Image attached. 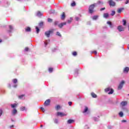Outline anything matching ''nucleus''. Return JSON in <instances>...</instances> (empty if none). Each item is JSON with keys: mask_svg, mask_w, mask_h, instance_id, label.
I'll return each instance as SVG.
<instances>
[{"mask_svg": "<svg viewBox=\"0 0 129 129\" xmlns=\"http://www.w3.org/2000/svg\"><path fill=\"white\" fill-rule=\"evenodd\" d=\"M96 6V3H95L90 6V7H89V12L90 14H92V13H93V10H94V8H95Z\"/></svg>", "mask_w": 129, "mask_h": 129, "instance_id": "f257e3e1", "label": "nucleus"}, {"mask_svg": "<svg viewBox=\"0 0 129 129\" xmlns=\"http://www.w3.org/2000/svg\"><path fill=\"white\" fill-rule=\"evenodd\" d=\"M53 32H54V30L51 29V30H50L49 31H46L44 34L47 38H49L50 37V35H51V34H52V33Z\"/></svg>", "mask_w": 129, "mask_h": 129, "instance_id": "f03ea898", "label": "nucleus"}, {"mask_svg": "<svg viewBox=\"0 0 129 129\" xmlns=\"http://www.w3.org/2000/svg\"><path fill=\"white\" fill-rule=\"evenodd\" d=\"M124 83H125L124 81H122L120 83V84L118 86V88H117L118 90H121V89H122V87H123V85H124Z\"/></svg>", "mask_w": 129, "mask_h": 129, "instance_id": "7ed1b4c3", "label": "nucleus"}, {"mask_svg": "<svg viewBox=\"0 0 129 129\" xmlns=\"http://www.w3.org/2000/svg\"><path fill=\"white\" fill-rule=\"evenodd\" d=\"M108 3L110 7H115V6L116 5L115 2H114V1H113V0H109Z\"/></svg>", "mask_w": 129, "mask_h": 129, "instance_id": "20e7f679", "label": "nucleus"}, {"mask_svg": "<svg viewBox=\"0 0 129 129\" xmlns=\"http://www.w3.org/2000/svg\"><path fill=\"white\" fill-rule=\"evenodd\" d=\"M108 91H110L108 93V94H112L113 93V89H111L110 88H107L105 89V92H108Z\"/></svg>", "mask_w": 129, "mask_h": 129, "instance_id": "39448f33", "label": "nucleus"}, {"mask_svg": "<svg viewBox=\"0 0 129 129\" xmlns=\"http://www.w3.org/2000/svg\"><path fill=\"white\" fill-rule=\"evenodd\" d=\"M117 30L119 31V32H122L123 31H124V27L121 25L118 26L117 27Z\"/></svg>", "mask_w": 129, "mask_h": 129, "instance_id": "423d86ee", "label": "nucleus"}, {"mask_svg": "<svg viewBox=\"0 0 129 129\" xmlns=\"http://www.w3.org/2000/svg\"><path fill=\"white\" fill-rule=\"evenodd\" d=\"M50 99H47L44 102V105H45V106H48V105H50Z\"/></svg>", "mask_w": 129, "mask_h": 129, "instance_id": "0eeeda50", "label": "nucleus"}, {"mask_svg": "<svg viewBox=\"0 0 129 129\" xmlns=\"http://www.w3.org/2000/svg\"><path fill=\"white\" fill-rule=\"evenodd\" d=\"M127 102L126 101H122L120 103V105L122 106V107H123V106H125V105H127Z\"/></svg>", "mask_w": 129, "mask_h": 129, "instance_id": "6e6552de", "label": "nucleus"}, {"mask_svg": "<svg viewBox=\"0 0 129 129\" xmlns=\"http://www.w3.org/2000/svg\"><path fill=\"white\" fill-rule=\"evenodd\" d=\"M66 115V114H64V113L61 112H57V116H64Z\"/></svg>", "mask_w": 129, "mask_h": 129, "instance_id": "1a4fd4ad", "label": "nucleus"}, {"mask_svg": "<svg viewBox=\"0 0 129 129\" xmlns=\"http://www.w3.org/2000/svg\"><path fill=\"white\" fill-rule=\"evenodd\" d=\"M36 16L37 17H39V18H40V17H42V16H43V14H42V13H41V12L38 11L36 13Z\"/></svg>", "mask_w": 129, "mask_h": 129, "instance_id": "9d476101", "label": "nucleus"}, {"mask_svg": "<svg viewBox=\"0 0 129 129\" xmlns=\"http://www.w3.org/2000/svg\"><path fill=\"white\" fill-rule=\"evenodd\" d=\"M65 18H66V16L65 15V13L63 12L62 14L61 15V20H65Z\"/></svg>", "mask_w": 129, "mask_h": 129, "instance_id": "9b49d317", "label": "nucleus"}, {"mask_svg": "<svg viewBox=\"0 0 129 129\" xmlns=\"http://www.w3.org/2000/svg\"><path fill=\"white\" fill-rule=\"evenodd\" d=\"M67 23L66 22H63V23H61L60 24H59L58 26L59 27V28H62L63 26H65L66 25Z\"/></svg>", "mask_w": 129, "mask_h": 129, "instance_id": "f8f14e48", "label": "nucleus"}, {"mask_svg": "<svg viewBox=\"0 0 129 129\" xmlns=\"http://www.w3.org/2000/svg\"><path fill=\"white\" fill-rule=\"evenodd\" d=\"M129 71V68L128 67H125L123 70V73H128Z\"/></svg>", "mask_w": 129, "mask_h": 129, "instance_id": "ddd939ff", "label": "nucleus"}, {"mask_svg": "<svg viewBox=\"0 0 129 129\" xmlns=\"http://www.w3.org/2000/svg\"><path fill=\"white\" fill-rule=\"evenodd\" d=\"M74 120L73 119H69L68 121H67V123L68 124H71V123H73V122H74Z\"/></svg>", "mask_w": 129, "mask_h": 129, "instance_id": "4468645a", "label": "nucleus"}, {"mask_svg": "<svg viewBox=\"0 0 129 129\" xmlns=\"http://www.w3.org/2000/svg\"><path fill=\"white\" fill-rule=\"evenodd\" d=\"M107 24L108 25H109L110 28H113V25H112V24H111V23L110 22V21H108V22H107Z\"/></svg>", "mask_w": 129, "mask_h": 129, "instance_id": "2eb2a0df", "label": "nucleus"}, {"mask_svg": "<svg viewBox=\"0 0 129 129\" xmlns=\"http://www.w3.org/2000/svg\"><path fill=\"white\" fill-rule=\"evenodd\" d=\"M60 108H61V106H60V105H57L55 107V110H59V109H60Z\"/></svg>", "mask_w": 129, "mask_h": 129, "instance_id": "dca6fc26", "label": "nucleus"}, {"mask_svg": "<svg viewBox=\"0 0 129 129\" xmlns=\"http://www.w3.org/2000/svg\"><path fill=\"white\" fill-rule=\"evenodd\" d=\"M123 10H124V8H119L117 11V13H118L119 14H120V13H121V12H122V11H123Z\"/></svg>", "mask_w": 129, "mask_h": 129, "instance_id": "f3484780", "label": "nucleus"}, {"mask_svg": "<svg viewBox=\"0 0 129 129\" xmlns=\"http://www.w3.org/2000/svg\"><path fill=\"white\" fill-rule=\"evenodd\" d=\"M109 17V15H108V13H104V18H105V19H107Z\"/></svg>", "mask_w": 129, "mask_h": 129, "instance_id": "a211bd4d", "label": "nucleus"}, {"mask_svg": "<svg viewBox=\"0 0 129 129\" xmlns=\"http://www.w3.org/2000/svg\"><path fill=\"white\" fill-rule=\"evenodd\" d=\"M91 95L93 98H96V97H97V95H96V94H95L94 93H92Z\"/></svg>", "mask_w": 129, "mask_h": 129, "instance_id": "6ab92c4d", "label": "nucleus"}, {"mask_svg": "<svg viewBox=\"0 0 129 129\" xmlns=\"http://www.w3.org/2000/svg\"><path fill=\"white\" fill-rule=\"evenodd\" d=\"M20 110L21 111H24V110H27V109L26 108V107L22 106L20 108Z\"/></svg>", "mask_w": 129, "mask_h": 129, "instance_id": "aec40b11", "label": "nucleus"}, {"mask_svg": "<svg viewBox=\"0 0 129 129\" xmlns=\"http://www.w3.org/2000/svg\"><path fill=\"white\" fill-rule=\"evenodd\" d=\"M17 112V109H14V110L12 111V114L13 115H15V114H16Z\"/></svg>", "mask_w": 129, "mask_h": 129, "instance_id": "412c9836", "label": "nucleus"}, {"mask_svg": "<svg viewBox=\"0 0 129 129\" xmlns=\"http://www.w3.org/2000/svg\"><path fill=\"white\" fill-rule=\"evenodd\" d=\"M11 107H12V108H15V107H16V106H18V104L14 103L13 104H11Z\"/></svg>", "mask_w": 129, "mask_h": 129, "instance_id": "4be33fe9", "label": "nucleus"}, {"mask_svg": "<svg viewBox=\"0 0 129 129\" xmlns=\"http://www.w3.org/2000/svg\"><path fill=\"white\" fill-rule=\"evenodd\" d=\"M96 5H101L102 6L103 5V2L102 1H98Z\"/></svg>", "mask_w": 129, "mask_h": 129, "instance_id": "5701e85b", "label": "nucleus"}, {"mask_svg": "<svg viewBox=\"0 0 129 129\" xmlns=\"http://www.w3.org/2000/svg\"><path fill=\"white\" fill-rule=\"evenodd\" d=\"M9 29H10V30L9 31V33H11L12 32V31H13V26H12V25H10Z\"/></svg>", "mask_w": 129, "mask_h": 129, "instance_id": "b1692460", "label": "nucleus"}, {"mask_svg": "<svg viewBox=\"0 0 129 129\" xmlns=\"http://www.w3.org/2000/svg\"><path fill=\"white\" fill-rule=\"evenodd\" d=\"M50 42V40L48 39V40H46L45 42H44V45L46 47V46H47V45H48V43Z\"/></svg>", "mask_w": 129, "mask_h": 129, "instance_id": "393cba45", "label": "nucleus"}, {"mask_svg": "<svg viewBox=\"0 0 129 129\" xmlns=\"http://www.w3.org/2000/svg\"><path fill=\"white\" fill-rule=\"evenodd\" d=\"M88 107H85V109H84V111L83 112L84 113H85V112H87V111H88Z\"/></svg>", "mask_w": 129, "mask_h": 129, "instance_id": "a878e982", "label": "nucleus"}, {"mask_svg": "<svg viewBox=\"0 0 129 129\" xmlns=\"http://www.w3.org/2000/svg\"><path fill=\"white\" fill-rule=\"evenodd\" d=\"M26 32H31V28L27 27L25 29Z\"/></svg>", "mask_w": 129, "mask_h": 129, "instance_id": "bb28decb", "label": "nucleus"}, {"mask_svg": "<svg viewBox=\"0 0 129 129\" xmlns=\"http://www.w3.org/2000/svg\"><path fill=\"white\" fill-rule=\"evenodd\" d=\"M98 18V16H93L92 19H93V20L95 21V20H97Z\"/></svg>", "mask_w": 129, "mask_h": 129, "instance_id": "cd10ccee", "label": "nucleus"}, {"mask_svg": "<svg viewBox=\"0 0 129 129\" xmlns=\"http://www.w3.org/2000/svg\"><path fill=\"white\" fill-rule=\"evenodd\" d=\"M122 22H123V26H126V20L123 19L122 20Z\"/></svg>", "mask_w": 129, "mask_h": 129, "instance_id": "c85d7f7f", "label": "nucleus"}, {"mask_svg": "<svg viewBox=\"0 0 129 129\" xmlns=\"http://www.w3.org/2000/svg\"><path fill=\"white\" fill-rule=\"evenodd\" d=\"M119 116H120V117H122L123 116V112H122L121 111L119 113Z\"/></svg>", "mask_w": 129, "mask_h": 129, "instance_id": "c756f323", "label": "nucleus"}, {"mask_svg": "<svg viewBox=\"0 0 129 129\" xmlns=\"http://www.w3.org/2000/svg\"><path fill=\"white\" fill-rule=\"evenodd\" d=\"M12 81H13V83L16 84V83H17L18 82V80L17 79H15L13 80Z\"/></svg>", "mask_w": 129, "mask_h": 129, "instance_id": "7c9ffc66", "label": "nucleus"}, {"mask_svg": "<svg viewBox=\"0 0 129 129\" xmlns=\"http://www.w3.org/2000/svg\"><path fill=\"white\" fill-rule=\"evenodd\" d=\"M47 22H48V23H52V22H53V19L50 18H48Z\"/></svg>", "mask_w": 129, "mask_h": 129, "instance_id": "2f4dec72", "label": "nucleus"}, {"mask_svg": "<svg viewBox=\"0 0 129 129\" xmlns=\"http://www.w3.org/2000/svg\"><path fill=\"white\" fill-rule=\"evenodd\" d=\"M24 96H25V95H21L20 96H19V98L20 99H23V98H24Z\"/></svg>", "mask_w": 129, "mask_h": 129, "instance_id": "473e14b6", "label": "nucleus"}, {"mask_svg": "<svg viewBox=\"0 0 129 129\" xmlns=\"http://www.w3.org/2000/svg\"><path fill=\"white\" fill-rule=\"evenodd\" d=\"M36 33L37 34H39V32H40V29L38 27H36Z\"/></svg>", "mask_w": 129, "mask_h": 129, "instance_id": "72a5a7b5", "label": "nucleus"}, {"mask_svg": "<svg viewBox=\"0 0 129 129\" xmlns=\"http://www.w3.org/2000/svg\"><path fill=\"white\" fill-rule=\"evenodd\" d=\"M56 36H58V37H62V35L59 32H56Z\"/></svg>", "mask_w": 129, "mask_h": 129, "instance_id": "f704fd0d", "label": "nucleus"}, {"mask_svg": "<svg viewBox=\"0 0 129 129\" xmlns=\"http://www.w3.org/2000/svg\"><path fill=\"white\" fill-rule=\"evenodd\" d=\"M72 7H75L76 6V3L75 2H73L71 4Z\"/></svg>", "mask_w": 129, "mask_h": 129, "instance_id": "c9c22d12", "label": "nucleus"}, {"mask_svg": "<svg viewBox=\"0 0 129 129\" xmlns=\"http://www.w3.org/2000/svg\"><path fill=\"white\" fill-rule=\"evenodd\" d=\"M43 25H44V23L43 22H41L39 24V27H43Z\"/></svg>", "mask_w": 129, "mask_h": 129, "instance_id": "e433bc0d", "label": "nucleus"}, {"mask_svg": "<svg viewBox=\"0 0 129 129\" xmlns=\"http://www.w3.org/2000/svg\"><path fill=\"white\" fill-rule=\"evenodd\" d=\"M115 15V11H112L111 14V16H113Z\"/></svg>", "mask_w": 129, "mask_h": 129, "instance_id": "4c0bfd02", "label": "nucleus"}, {"mask_svg": "<svg viewBox=\"0 0 129 129\" xmlns=\"http://www.w3.org/2000/svg\"><path fill=\"white\" fill-rule=\"evenodd\" d=\"M49 72H50V73H52V72H53V68H49Z\"/></svg>", "mask_w": 129, "mask_h": 129, "instance_id": "58836bf2", "label": "nucleus"}, {"mask_svg": "<svg viewBox=\"0 0 129 129\" xmlns=\"http://www.w3.org/2000/svg\"><path fill=\"white\" fill-rule=\"evenodd\" d=\"M73 56H76L77 55V52H76V51H75L74 52H73Z\"/></svg>", "mask_w": 129, "mask_h": 129, "instance_id": "ea45409f", "label": "nucleus"}, {"mask_svg": "<svg viewBox=\"0 0 129 129\" xmlns=\"http://www.w3.org/2000/svg\"><path fill=\"white\" fill-rule=\"evenodd\" d=\"M54 24V26H57L58 25V21H55Z\"/></svg>", "mask_w": 129, "mask_h": 129, "instance_id": "a19ab883", "label": "nucleus"}, {"mask_svg": "<svg viewBox=\"0 0 129 129\" xmlns=\"http://www.w3.org/2000/svg\"><path fill=\"white\" fill-rule=\"evenodd\" d=\"M128 3H129V0H126V1L125 2V4L127 5V4H128Z\"/></svg>", "mask_w": 129, "mask_h": 129, "instance_id": "79ce46f5", "label": "nucleus"}, {"mask_svg": "<svg viewBox=\"0 0 129 129\" xmlns=\"http://www.w3.org/2000/svg\"><path fill=\"white\" fill-rule=\"evenodd\" d=\"M3 114V110L2 109H0V115H2Z\"/></svg>", "mask_w": 129, "mask_h": 129, "instance_id": "37998d69", "label": "nucleus"}, {"mask_svg": "<svg viewBox=\"0 0 129 129\" xmlns=\"http://www.w3.org/2000/svg\"><path fill=\"white\" fill-rule=\"evenodd\" d=\"M94 120H95V121H98V119L96 117H94Z\"/></svg>", "mask_w": 129, "mask_h": 129, "instance_id": "c03bdc74", "label": "nucleus"}, {"mask_svg": "<svg viewBox=\"0 0 129 129\" xmlns=\"http://www.w3.org/2000/svg\"><path fill=\"white\" fill-rule=\"evenodd\" d=\"M54 123H58V120L57 119H54Z\"/></svg>", "mask_w": 129, "mask_h": 129, "instance_id": "a18cd8bd", "label": "nucleus"}, {"mask_svg": "<svg viewBox=\"0 0 129 129\" xmlns=\"http://www.w3.org/2000/svg\"><path fill=\"white\" fill-rule=\"evenodd\" d=\"M25 51H26V52H28V51H29V48L28 47H26L25 48Z\"/></svg>", "mask_w": 129, "mask_h": 129, "instance_id": "49530a36", "label": "nucleus"}, {"mask_svg": "<svg viewBox=\"0 0 129 129\" xmlns=\"http://www.w3.org/2000/svg\"><path fill=\"white\" fill-rule=\"evenodd\" d=\"M40 109H41V110L44 112V111H45V109H44V108L43 107H40Z\"/></svg>", "mask_w": 129, "mask_h": 129, "instance_id": "de8ad7c7", "label": "nucleus"}, {"mask_svg": "<svg viewBox=\"0 0 129 129\" xmlns=\"http://www.w3.org/2000/svg\"><path fill=\"white\" fill-rule=\"evenodd\" d=\"M75 20H76V21H79V18L77 17H75Z\"/></svg>", "mask_w": 129, "mask_h": 129, "instance_id": "09e8293b", "label": "nucleus"}, {"mask_svg": "<svg viewBox=\"0 0 129 129\" xmlns=\"http://www.w3.org/2000/svg\"><path fill=\"white\" fill-rule=\"evenodd\" d=\"M104 10H105V8H101V9H100V11H104Z\"/></svg>", "mask_w": 129, "mask_h": 129, "instance_id": "8fccbe9b", "label": "nucleus"}, {"mask_svg": "<svg viewBox=\"0 0 129 129\" xmlns=\"http://www.w3.org/2000/svg\"><path fill=\"white\" fill-rule=\"evenodd\" d=\"M71 22H72L71 20H68V24H70V23H71Z\"/></svg>", "mask_w": 129, "mask_h": 129, "instance_id": "3c124183", "label": "nucleus"}, {"mask_svg": "<svg viewBox=\"0 0 129 129\" xmlns=\"http://www.w3.org/2000/svg\"><path fill=\"white\" fill-rule=\"evenodd\" d=\"M71 104H72V102H69V105L71 106Z\"/></svg>", "mask_w": 129, "mask_h": 129, "instance_id": "603ef678", "label": "nucleus"}, {"mask_svg": "<svg viewBox=\"0 0 129 129\" xmlns=\"http://www.w3.org/2000/svg\"><path fill=\"white\" fill-rule=\"evenodd\" d=\"M108 128L111 129V128H112V127L111 126H108Z\"/></svg>", "mask_w": 129, "mask_h": 129, "instance_id": "864d4df0", "label": "nucleus"}, {"mask_svg": "<svg viewBox=\"0 0 129 129\" xmlns=\"http://www.w3.org/2000/svg\"><path fill=\"white\" fill-rule=\"evenodd\" d=\"M121 122H126V120H122L121 121Z\"/></svg>", "mask_w": 129, "mask_h": 129, "instance_id": "5fc2aeb1", "label": "nucleus"}, {"mask_svg": "<svg viewBox=\"0 0 129 129\" xmlns=\"http://www.w3.org/2000/svg\"><path fill=\"white\" fill-rule=\"evenodd\" d=\"M17 86H18L17 85H15L13 86V87H14V88H16Z\"/></svg>", "mask_w": 129, "mask_h": 129, "instance_id": "6e6d98bb", "label": "nucleus"}, {"mask_svg": "<svg viewBox=\"0 0 129 129\" xmlns=\"http://www.w3.org/2000/svg\"><path fill=\"white\" fill-rule=\"evenodd\" d=\"M93 53H94L95 54H97V52L96 51H93Z\"/></svg>", "mask_w": 129, "mask_h": 129, "instance_id": "4d7b16f0", "label": "nucleus"}, {"mask_svg": "<svg viewBox=\"0 0 129 129\" xmlns=\"http://www.w3.org/2000/svg\"><path fill=\"white\" fill-rule=\"evenodd\" d=\"M115 1H116V2H119V1H121L122 0H115Z\"/></svg>", "mask_w": 129, "mask_h": 129, "instance_id": "13d9d810", "label": "nucleus"}, {"mask_svg": "<svg viewBox=\"0 0 129 129\" xmlns=\"http://www.w3.org/2000/svg\"><path fill=\"white\" fill-rule=\"evenodd\" d=\"M3 42V40L2 39H0V43H2Z\"/></svg>", "mask_w": 129, "mask_h": 129, "instance_id": "bf43d9fd", "label": "nucleus"}, {"mask_svg": "<svg viewBox=\"0 0 129 129\" xmlns=\"http://www.w3.org/2000/svg\"><path fill=\"white\" fill-rule=\"evenodd\" d=\"M40 127H43V125H41Z\"/></svg>", "mask_w": 129, "mask_h": 129, "instance_id": "052dcab7", "label": "nucleus"}, {"mask_svg": "<svg viewBox=\"0 0 129 129\" xmlns=\"http://www.w3.org/2000/svg\"><path fill=\"white\" fill-rule=\"evenodd\" d=\"M9 87L11 88V85L9 84Z\"/></svg>", "mask_w": 129, "mask_h": 129, "instance_id": "680f3d73", "label": "nucleus"}, {"mask_svg": "<svg viewBox=\"0 0 129 129\" xmlns=\"http://www.w3.org/2000/svg\"><path fill=\"white\" fill-rule=\"evenodd\" d=\"M13 126H14V125H13L12 126H11V127H13Z\"/></svg>", "mask_w": 129, "mask_h": 129, "instance_id": "e2e57ef3", "label": "nucleus"}, {"mask_svg": "<svg viewBox=\"0 0 129 129\" xmlns=\"http://www.w3.org/2000/svg\"><path fill=\"white\" fill-rule=\"evenodd\" d=\"M12 121H14V120H12Z\"/></svg>", "mask_w": 129, "mask_h": 129, "instance_id": "0e129e2a", "label": "nucleus"}]
</instances>
